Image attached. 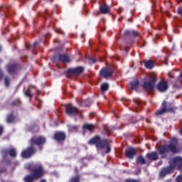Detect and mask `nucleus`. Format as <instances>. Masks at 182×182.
<instances>
[{
	"instance_id": "f257e3e1",
	"label": "nucleus",
	"mask_w": 182,
	"mask_h": 182,
	"mask_svg": "<svg viewBox=\"0 0 182 182\" xmlns=\"http://www.w3.org/2000/svg\"><path fill=\"white\" fill-rule=\"evenodd\" d=\"M46 143V138L42 136H33L30 139V146L27 147L26 149L23 150L21 154L23 159H29L32 157L35 153H36V148L35 146H38L40 150H42V146Z\"/></svg>"
},
{
	"instance_id": "f03ea898",
	"label": "nucleus",
	"mask_w": 182,
	"mask_h": 182,
	"mask_svg": "<svg viewBox=\"0 0 182 182\" xmlns=\"http://www.w3.org/2000/svg\"><path fill=\"white\" fill-rule=\"evenodd\" d=\"M178 139L177 138H172L168 144H164L160 146L158 149L159 154L161 156V159H166V154L168 153H173L177 154L178 153Z\"/></svg>"
},
{
	"instance_id": "7ed1b4c3",
	"label": "nucleus",
	"mask_w": 182,
	"mask_h": 182,
	"mask_svg": "<svg viewBox=\"0 0 182 182\" xmlns=\"http://www.w3.org/2000/svg\"><path fill=\"white\" fill-rule=\"evenodd\" d=\"M88 144L90 146L95 145L97 149H103L106 147L105 154H107L112 151V148L110 147V144L107 141V139H102V137L99 135H96L94 137L91 138L88 141Z\"/></svg>"
},
{
	"instance_id": "20e7f679",
	"label": "nucleus",
	"mask_w": 182,
	"mask_h": 182,
	"mask_svg": "<svg viewBox=\"0 0 182 182\" xmlns=\"http://www.w3.org/2000/svg\"><path fill=\"white\" fill-rule=\"evenodd\" d=\"M177 107L174 106L171 102H168L166 100H164L161 105V108L156 110V116H161L166 113H176Z\"/></svg>"
},
{
	"instance_id": "39448f33",
	"label": "nucleus",
	"mask_w": 182,
	"mask_h": 182,
	"mask_svg": "<svg viewBox=\"0 0 182 182\" xmlns=\"http://www.w3.org/2000/svg\"><path fill=\"white\" fill-rule=\"evenodd\" d=\"M31 173L36 180H39V178H42L45 176V169L42 165H39L36 168H31Z\"/></svg>"
},
{
	"instance_id": "423d86ee",
	"label": "nucleus",
	"mask_w": 182,
	"mask_h": 182,
	"mask_svg": "<svg viewBox=\"0 0 182 182\" xmlns=\"http://www.w3.org/2000/svg\"><path fill=\"white\" fill-rule=\"evenodd\" d=\"M156 82H157V77L153 76L147 82H144L143 87L146 92H151L154 89L156 85Z\"/></svg>"
},
{
	"instance_id": "0eeeda50",
	"label": "nucleus",
	"mask_w": 182,
	"mask_h": 182,
	"mask_svg": "<svg viewBox=\"0 0 182 182\" xmlns=\"http://www.w3.org/2000/svg\"><path fill=\"white\" fill-rule=\"evenodd\" d=\"M56 58L61 63H70V55L68 53L58 54V56H54L52 58V62L55 63L56 62Z\"/></svg>"
},
{
	"instance_id": "6e6552de",
	"label": "nucleus",
	"mask_w": 182,
	"mask_h": 182,
	"mask_svg": "<svg viewBox=\"0 0 182 182\" xmlns=\"http://www.w3.org/2000/svg\"><path fill=\"white\" fill-rule=\"evenodd\" d=\"M156 87L159 92H161V93H164V92L168 90V81L161 80L157 83Z\"/></svg>"
},
{
	"instance_id": "1a4fd4ad",
	"label": "nucleus",
	"mask_w": 182,
	"mask_h": 182,
	"mask_svg": "<svg viewBox=\"0 0 182 182\" xmlns=\"http://www.w3.org/2000/svg\"><path fill=\"white\" fill-rule=\"evenodd\" d=\"M112 75H113V68L110 67H105L100 71V75L105 79L112 77Z\"/></svg>"
},
{
	"instance_id": "9d476101",
	"label": "nucleus",
	"mask_w": 182,
	"mask_h": 182,
	"mask_svg": "<svg viewBox=\"0 0 182 182\" xmlns=\"http://www.w3.org/2000/svg\"><path fill=\"white\" fill-rule=\"evenodd\" d=\"M65 113L68 116H73V114H80V111L76 107H73L70 104L65 105Z\"/></svg>"
},
{
	"instance_id": "9b49d317",
	"label": "nucleus",
	"mask_w": 182,
	"mask_h": 182,
	"mask_svg": "<svg viewBox=\"0 0 182 182\" xmlns=\"http://www.w3.org/2000/svg\"><path fill=\"white\" fill-rule=\"evenodd\" d=\"M170 164L173 167V168L182 170V158L181 156H176L171 161Z\"/></svg>"
},
{
	"instance_id": "f8f14e48",
	"label": "nucleus",
	"mask_w": 182,
	"mask_h": 182,
	"mask_svg": "<svg viewBox=\"0 0 182 182\" xmlns=\"http://www.w3.org/2000/svg\"><path fill=\"white\" fill-rule=\"evenodd\" d=\"M85 72V68L79 66L75 68H70L67 70L68 75H73V76H79Z\"/></svg>"
},
{
	"instance_id": "ddd939ff",
	"label": "nucleus",
	"mask_w": 182,
	"mask_h": 182,
	"mask_svg": "<svg viewBox=\"0 0 182 182\" xmlns=\"http://www.w3.org/2000/svg\"><path fill=\"white\" fill-rule=\"evenodd\" d=\"M53 139L58 143H63L66 140V134L63 132H56Z\"/></svg>"
},
{
	"instance_id": "4468645a",
	"label": "nucleus",
	"mask_w": 182,
	"mask_h": 182,
	"mask_svg": "<svg viewBox=\"0 0 182 182\" xmlns=\"http://www.w3.org/2000/svg\"><path fill=\"white\" fill-rule=\"evenodd\" d=\"M1 154L3 157H6V156H10V157H12L13 159H15L16 157L17 154H16V149L14 148H10L9 149H4L1 151Z\"/></svg>"
},
{
	"instance_id": "2eb2a0df",
	"label": "nucleus",
	"mask_w": 182,
	"mask_h": 182,
	"mask_svg": "<svg viewBox=\"0 0 182 182\" xmlns=\"http://www.w3.org/2000/svg\"><path fill=\"white\" fill-rule=\"evenodd\" d=\"M137 154L136 149L134 148H129L125 151V157L127 159H134V156Z\"/></svg>"
},
{
	"instance_id": "dca6fc26",
	"label": "nucleus",
	"mask_w": 182,
	"mask_h": 182,
	"mask_svg": "<svg viewBox=\"0 0 182 182\" xmlns=\"http://www.w3.org/2000/svg\"><path fill=\"white\" fill-rule=\"evenodd\" d=\"M146 157L150 161H157L159 160V154L156 151H152L146 154Z\"/></svg>"
},
{
	"instance_id": "f3484780",
	"label": "nucleus",
	"mask_w": 182,
	"mask_h": 182,
	"mask_svg": "<svg viewBox=\"0 0 182 182\" xmlns=\"http://www.w3.org/2000/svg\"><path fill=\"white\" fill-rule=\"evenodd\" d=\"M18 69V64L14 63L10 64L7 67V72L9 73V75H14L15 72H16V70Z\"/></svg>"
},
{
	"instance_id": "a211bd4d",
	"label": "nucleus",
	"mask_w": 182,
	"mask_h": 182,
	"mask_svg": "<svg viewBox=\"0 0 182 182\" xmlns=\"http://www.w3.org/2000/svg\"><path fill=\"white\" fill-rule=\"evenodd\" d=\"M16 121V116H15V114H14V113H11L7 115V117L6 119V122L7 123H9V124L15 123Z\"/></svg>"
},
{
	"instance_id": "6ab92c4d",
	"label": "nucleus",
	"mask_w": 182,
	"mask_h": 182,
	"mask_svg": "<svg viewBox=\"0 0 182 182\" xmlns=\"http://www.w3.org/2000/svg\"><path fill=\"white\" fill-rule=\"evenodd\" d=\"M100 11L103 15H106L107 14H109L110 8H109V6H107V4H104L103 6H101L100 7Z\"/></svg>"
},
{
	"instance_id": "aec40b11",
	"label": "nucleus",
	"mask_w": 182,
	"mask_h": 182,
	"mask_svg": "<svg viewBox=\"0 0 182 182\" xmlns=\"http://www.w3.org/2000/svg\"><path fill=\"white\" fill-rule=\"evenodd\" d=\"M136 164H139L140 166L147 164V162L146 161V159L144 158V156L141 155H139L136 157Z\"/></svg>"
},
{
	"instance_id": "412c9836",
	"label": "nucleus",
	"mask_w": 182,
	"mask_h": 182,
	"mask_svg": "<svg viewBox=\"0 0 182 182\" xmlns=\"http://www.w3.org/2000/svg\"><path fill=\"white\" fill-rule=\"evenodd\" d=\"M132 90H139V86H140V82L139 80H134L130 82Z\"/></svg>"
},
{
	"instance_id": "4be33fe9",
	"label": "nucleus",
	"mask_w": 182,
	"mask_h": 182,
	"mask_svg": "<svg viewBox=\"0 0 182 182\" xmlns=\"http://www.w3.org/2000/svg\"><path fill=\"white\" fill-rule=\"evenodd\" d=\"M21 102L20 99H16L14 100L11 102L9 103V106L10 107H18V106H21Z\"/></svg>"
},
{
	"instance_id": "5701e85b",
	"label": "nucleus",
	"mask_w": 182,
	"mask_h": 182,
	"mask_svg": "<svg viewBox=\"0 0 182 182\" xmlns=\"http://www.w3.org/2000/svg\"><path fill=\"white\" fill-rule=\"evenodd\" d=\"M84 130H88V132H92L95 129V125L93 124H85L82 127Z\"/></svg>"
},
{
	"instance_id": "b1692460",
	"label": "nucleus",
	"mask_w": 182,
	"mask_h": 182,
	"mask_svg": "<svg viewBox=\"0 0 182 182\" xmlns=\"http://www.w3.org/2000/svg\"><path fill=\"white\" fill-rule=\"evenodd\" d=\"M165 170V173L167 174H173V173H174V168L171 165V164H169V166H167L166 168H164Z\"/></svg>"
},
{
	"instance_id": "393cba45",
	"label": "nucleus",
	"mask_w": 182,
	"mask_h": 182,
	"mask_svg": "<svg viewBox=\"0 0 182 182\" xmlns=\"http://www.w3.org/2000/svg\"><path fill=\"white\" fill-rule=\"evenodd\" d=\"M165 170V173L167 174H173V173H174V168L171 165V164H169V166H167L166 168H164Z\"/></svg>"
},
{
	"instance_id": "a878e982",
	"label": "nucleus",
	"mask_w": 182,
	"mask_h": 182,
	"mask_svg": "<svg viewBox=\"0 0 182 182\" xmlns=\"http://www.w3.org/2000/svg\"><path fill=\"white\" fill-rule=\"evenodd\" d=\"M145 68H146V69H153L154 68V63L151 60H149L145 62Z\"/></svg>"
},
{
	"instance_id": "bb28decb",
	"label": "nucleus",
	"mask_w": 182,
	"mask_h": 182,
	"mask_svg": "<svg viewBox=\"0 0 182 182\" xmlns=\"http://www.w3.org/2000/svg\"><path fill=\"white\" fill-rule=\"evenodd\" d=\"M36 180L35 177L31 173V175H28L26 177H24V181L25 182H33Z\"/></svg>"
},
{
	"instance_id": "cd10ccee",
	"label": "nucleus",
	"mask_w": 182,
	"mask_h": 182,
	"mask_svg": "<svg viewBox=\"0 0 182 182\" xmlns=\"http://www.w3.org/2000/svg\"><path fill=\"white\" fill-rule=\"evenodd\" d=\"M68 132H70V133L77 132V129H79V127L76 125H68Z\"/></svg>"
},
{
	"instance_id": "c85d7f7f",
	"label": "nucleus",
	"mask_w": 182,
	"mask_h": 182,
	"mask_svg": "<svg viewBox=\"0 0 182 182\" xmlns=\"http://www.w3.org/2000/svg\"><path fill=\"white\" fill-rule=\"evenodd\" d=\"M68 182H80V175H77L75 176H72L68 180Z\"/></svg>"
},
{
	"instance_id": "c756f323",
	"label": "nucleus",
	"mask_w": 182,
	"mask_h": 182,
	"mask_svg": "<svg viewBox=\"0 0 182 182\" xmlns=\"http://www.w3.org/2000/svg\"><path fill=\"white\" fill-rule=\"evenodd\" d=\"M181 85H182L181 80V82H179L178 78L177 80L173 83V89H181Z\"/></svg>"
},
{
	"instance_id": "7c9ffc66",
	"label": "nucleus",
	"mask_w": 182,
	"mask_h": 182,
	"mask_svg": "<svg viewBox=\"0 0 182 182\" xmlns=\"http://www.w3.org/2000/svg\"><path fill=\"white\" fill-rule=\"evenodd\" d=\"M109 90V84L104 83L101 85V92H107Z\"/></svg>"
},
{
	"instance_id": "2f4dec72",
	"label": "nucleus",
	"mask_w": 182,
	"mask_h": 182,
	"mask_svg": "<svg viewBox=\"0 0 182 182\" xmlns=\"http://www.w3.org/2000/svg\"><path fill=\"white\" fill-rule=\"evenodd\" d=\"M24 93L27 97H29V99L32 98V92L31 91V89L28 88Z\"/></svg>"
},
{
	"instance_id": "473e14b6",
	"label": "nucleus",
	"mask_w": 182,
	"mask_h": 182,
	"mask_svg": "<svg viewBox=\"0 0 182 182\" xmlns=\"http://www.w3.org/2000/svg\"><path fill=\"white\" fill-rule=\"evenodd\" d=\"M139 35H140V33L138 32L136 30H132L131 31V36H134V38H137V36H139Z\"/></svg>"
},
{
	"instance_id": "72a5a7b5",
	"label": "nucleus",
	"mask_w": 182,
	"mask_h": 182,
	"mask_svg": "<svg viewBox=\"0 0 182 182\" xmlns=\"http://www.w3.org/2000/svg\"><path fill=\"white\" fill-rule=\"evenodd\" d=\"M10 80H11V78H9V77H6L4 78L5 86H6L7 87H8V86H9Z\"/></svg>"
},
{
	"instance_id": "f704fd0d",
	"label": "nucleus",
	"mask_w": 182,
	"mask_h": 182,
	"mask_svg": "<svg viewBox=\"0 0 182 182\" xmlns=\"http://www.w3.org/2000/svg\"><path fill=\"white\" fill-rule=\"evenodd\" d=\"M159 176L160 177H166V176H167V174L166 173V170L164 168H162L159 173Z\"/></svg>"
},
{
	"instance_id": "c9c22d12",
	"label": "nucleus",
	"mask_w": 182,
	"mask_h": 182,
	"mask_svg": "<svg viewBox=\"0 0 182 182\" xmlns=\"http://www.w3.org/2000/svg\"><path fill=\"white\" fill-rule=\"evenodd\" d=\"M124 36H132V31L130 30H125L124 32Z\"/></svg>"
},
{
	"instance_id": "e433bc0d",
	"label": "nucleus",
	"mask_w": 182,
	"mask_h": 182,
	"mask_svg": "<svg viewBox=\"0 0 182 182\" xmlns=\"http://www.w3.org/2000/svg\"><path fill=\"white\" fill-rule=\"evenodd\" d=\"M177 14L178 15H180V16H182V6L178 8Z\"/></svg>"
},
{
	"instance_id": "4c0bfd02",
	"label": "nucleus",
	"mask_w": 182,
	"mask_h": 182,
	"mask_svg": "<svg viewBox=\"0 0 182 182\" xmlns=\"http://www.w3.org/2000/svg\"><path fill=\"white\" fill-rule=\"evenodd\" d=\"M4 78V71L0 68V80Z\"/></svg>"
},
{
	"instance_id": "58836bf2",
	"label": "nucleus",
	"mask_w": 182,
	"mask_h": 182,
	"mask_svg": "<svg viewBox=\"0 0 182 182\" xmlns=\"http://www.w3.org/2000/svg\"><path fill=\"white\" fill-rule=\"evenodd\" d=\"M176 178L179 182H182V175L178 176Z\"/></svg>"
},
{
	"instance_id": "ea45409f",
	"label": "nucleus",
	"mask_w": 182,
	"mask_h": 182,
	"mask_svg": "<svg viewBox=\"0 0 182 182\" xmlns=\"http://www.w3.org/2000/svg\"><path fill=\"white\" fill-rule=\"evenodd\" d=\"M36 46H38V42H37V41H36V42L33 43V48L34 49H36Z\"/></svg>"
},
{
	"instance_id": "a19ab883",
	"label": "nucleus",
	"mask_w": 182,
	"mask_h": 182,
	"mask_svg": "<svg viewBox=\"0 0 182 182\" xmlns=\"http://www.w3.org/2000/svg\"><path fill=\"white\" fill-rule=\"evenodd\" d=\"M4 133V128L2 127H0V136Z\"/></svg>"
},
{
	"instance_id": "79ce46f5",
	"label": "nucleus",
	"mask_w": 182,
	"mask_h": 182,
	"mask_svg": "<svg viewBox=\"0 0 182 182\" xmlns=\"http://www.w3.org/2000/svg\"><path fill=\"white\" fill-rule=\"evenodd\" d=\"M108 133H110L112 132V129L110 128H108V130H107Z\"/></svg>"
},
{
	"instance_id": "37998d69",
	"label": "nucleus",
	"mask_w": 182,
	"mask_h": 182,
	"mask_svg": "<svg viewBox=\"0 0 182 182\" xmlns=\"http://www.w3.org/2000/svg\"><path fill=\"white\" fill-rule=\"evenodd\" d=\"M93 114H95V113H91V114H90V116L92 117V116H93Z\"/></svg>"
},
{
	"instance_id": "c03bdc74",
	"label": "nucleus",
	"mask_w": 182,
	"mask_h": 182,
	"mask_svg": "<svg viewBox=\"0 0 182 182\" xmlns=\"http://www.w3.org/2000/svg\"><path fill=\"white\" fill-rule=\"evenodd\" d=\"M75 172L77 173V168H75Z\"/></svg>"
},
{
	"instance_id": "a18cd8bd",
	"label": "nucleus",
	"mask_w": 182,
	"mask_h": 182,
	"mask_svg": "<svg viewBox=\"0 0 182 182\" xmlns=\"http://www.w3.org/2000/svg\"><path fill=\"white\" fill-rule=\"evenodd\" d=\"M92 62H93V63H96V61H95V60H92Z\"/></svg>"
},
{
	"instance_id": "49530a36",
	"label": "nucleus",
	"mask_w": 182,
	"mask_h": 182,
	"mask_svg": "<svg viewBox=\"0 0 182 182\" xmlns=\"http://www.w3.org/2000/svg\"><path fill=\"white\" fill-rule=\"evenodd\" d=\"M26 49H28V45H26Z\"/></svg>"
},
{
	"instance_id": "de8ad7c7",
	"label": "nucleus",
	"mask_w": 182,
	"mask_h": 182,
	"mask_svg": "<svg viewBox=\"0 0 182 182\" xmlns=\"http://www.w3.org/2000/svg\"><path fill=\"white\" fill-rule=\"evenodd\" d=\"M170 77H172V78H173V76H171V75H170Z\"/></svg>"
},
{
	"instance_id": "09e8293b",
	"label": "nucleus",
	"mask_w": 182,
	"mask_h": 182,
	"mask_svg": "<svg viewBox=\"0 0 182 182\" xmlns=\"http://www.w3.org/2000/svg\"><path fill=\"white\" fill-rule=\"evenodd\" d=\"M179 1H181L182 2V0H179Z\"/></svg>"
},
{
	"instance_id": "8fccbe9b",
	"label": "nucleus",
	"mask_w": 182,
	"mask_h": 182,
	"mask_svg": "<svg viewBox=\"0 0 182 182\" xmlns=\"http://www.w3.org/2000/svg\"><path fill=\"white\" fill-rule=\"evenodd\" d=\"M0 50H1V47H0Z\"/></svg>"
},
{
	"instance_id": "3c124183",
	"label": "nucleus",
	"mask_w": 182,
	"mask_h": 182,
	"mask_svg": "<svg viewBox=\"0 0 182 182\" xmlns=\"http://www.w3.org/2000/svg\"><path fill=\"white\" fill-rule=\"evenodd\" d=\"M0 62H1V60H0Z\"/></svg>"
}]
</instances>
